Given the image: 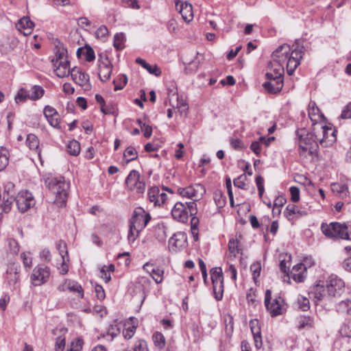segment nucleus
<instances>
[{"instance_id":"nucleus-1","label":"nucleus","mask_w":351,"mask_h":351,"mask_svg":"<svg viewBox=\"0 0 351 351\" xmlns=\"http://www.w3.org/2000/svg\"><path fill=\"white\" fill-rule=\"evenodd\" d=\"M45 184L55 195L54 202L59 206H64L68 196L69 183L66 182L63 177L60 176L49 177L45 179Z\"/></svg>"},{"instance_id":"nucleus-2","label":"nucleus","mask_w":351,"mask_h":351,"mask_svg":"<svg viewBox=\"0 0 351 351\" xmlns=\"http://www.w3.org/2000/svg\"><path fill=\"white\" fill-rule=\"evenodd\" d=\"M296 136L299 139L300 154L305 155L308 153L312 156L315 154L318 148L317 140L315 138V132H307L305 129H301L296 131Z\"/></svg>"},{"instance_id":"nucleus-3","label":"nucleus","mask_w":351,"mask_h":351,"mask_svg":"<svg viewBox=\"0 0 351 351\" xmlns=\"http://www.w3.org/2000/svg\"><path fill=\"white\" fill-rule=\"evenodd\" d=\"M321 230L323 234L328 238L351 240V234L349 233L348 226L345 223H322Z\"/></svg>"},{"instance_id":"nucleus-4","label":"nucleus","mask_w":351,"mask_h":351,"mask_svg":"<svg viewBox=\"0 0 351 351\" xmlns=\"http://www.w3.org/2000/svg\"><path fill=\"white\" fill-rule=\"evenodd\" d=\"M313 124L317 125L313 128L315 138L322 147H328L336 141V130L335 129L322 124H317V123Z\"/></svg>"},{"instance_id":"nucleus-5","label":"nucleus","mask_w":351,"mask_h":351,"mask_svg":"<svg viewBox=\"0 0 351 351\" xmlns=\"http://www.w3.org/2000/svg\"><path fill=\"white\" fill-rule=\"evenodd\" d=\"M326 286L328 295L332 297H339L345 291V282L337 275H330L326 280Z\"/></svg>"},{"instance_id":"nucleus-6","label":"nucleus","mask_w":351,"mask_h":351,"mask_svg":"<svg viewBox=\"0 0 351 351\" xmlns=\"http://www.w3.org/2000/svg\"><path fill=\"white\" fill-rule=\"evenodd\" d=\"M271 299V291L267 289L265 295V305L267 310L269 312L271 317H276L282 314V306L284 302L281 297L276 298L272 302H270Z\"/></svg>"},{"instance_id":"nucleus-7","label":"nucleus","mask_w":351,"mask_h":351,"mask_svg":"<svg viewBox=\"0 0 351 351\" xmlns=\"http://www.w3.org/2000/svg\"><path fill=\"white\" fill-rule=\"evenodd\" d=\"M151 216L141 207L136 208L130 219V225L136 227L137 229L143 230L149 223Z\"/></svg>"},{"instance_id":"nucleus-8","label":"nucleus","mask_w":351,"mask_h":351,"mask_svg":"<svg viewBox=\"0 0 351 351\" xmlns=\"http://www.w3.org/2000/svg\"><path fill=\"white\" fill-rule=\"evenodd\" d=\"M14 201L21 213L27 211L29 208L34 206L35 200L32 194L28 191H21L14 197Z\"/></svg>"},{"instance_id":"nucleus-9","label":"nucleus","mask_w":351,"mask_h":351,"mask_svg":"<svg viewBox=\"0 0 351 351\" xmlns=\"http://www.w3.org/2000/svg\"><path fill=\"white\" fill-rule=\"evenodd\" d=\"M49 275L50 271L47 266L38 265L34 269L31 280L34 286H40L47 281Z\"/></svg>"},{"instance_id":"nucleus-10","label":"nucleus","mask_w":351,"mask_h":351,"mask_svg":"<svg viewBox=\"0 0 351 351\" xmlns=\"http://www.w3.org/2000/svg\"><path fill=\"white\" fill-rule=\"evenodd\" d=\"M205 193V189L202 184H195L186 188H178V193L182 197L190 199H199Z\"/></svg>"},{"instance_id":"nucleus-11","label":"nucleus","mask_w":351,"mask_h":351,"mask_svg":"<svg viewBox=\"0 0 351 351\" xmlns=\"http://www.w3.org/2000/svg\"><path fill=\"white\" fill-rule=\"evenodd\" d=\"M187 237L183 232L175 233L169 241V249L171 252L176 253L181 248L185 247Z\"/></svg>"},{"instance_id":"nucleus-12","label":"nucleus","mask_w":351,"mask_h":351,"mask_svg":"<svg viewBox=\"0 0 351 351\" xmlns=\"http://www.w3.org/2000/svg\"><path fill=\"white\" fill-rule=\"evenodd\" d=\"M71 76L76 84L84 87L85 90H89L90 88L89 75L82 72L80 68L75 66L71 69Z\"/></svg>"},{"instance_id":"nucleus-13","label":"nucleus","mask_w":351,"mask_h":351,"mask_svg":"<svg viewBox=\"0 0 351 351\" xmlns=\"http://www.w3.org/2000/svg\"><path fill=\"white\" fill-rule=\"evenodd\" d=\"M171 215L175 220L181 223H186L189 219L186 206L184 203L180 202L175 204L171 210Z\"/></svg>"},{"instance_id":"nucleus-14","label":"nucleus","mask_w":351,"mask_h":351,"mask_svg":"<svg viewBox=\"0 0 351 351\" xmlns=\"http://www.w3.org/2000/svg\"><path fill=\"white\" fill-rule=\"evenodd\" d=\"M291 52V47L287 44H283L279 46L273 53L272 58L274 62H278L279 64H282L285 62Z\"/></svg>"},{"instance_id":"nucleus-15","label":"nucleus","mask_w":351,"mask_h":351,"mask_svg":"<svg viewBox=\"0 0 351 351\" xmlns=\"http://www.w3.org/2000/svg\"><path fill=\"white\" fill-rule=\"evenodd\" d=\"M263 86L269 93L276 94L279 93L283 86L282 73H277L274 80L265 82Z\"/></svg>"},{"instance_id":"nucleus-16","label":"nucleus","mask_w":351,"mask_h":351,"mask_svg":"<svg viewBox=\"0 0 351 351\" xmlns=\"http://www.w3.org/2000/svg\"><path fill=\"white\" fill-rule=\"evenodd\" d=\"M176 8L181 14L183 19L189 23L193 18L192 5L186 1L182 2L176 0Z\"/></svg>"},{"instance_id":"nucleus-17","label":"nucleus","mask_w":351,"mask_h":351,"mask_svg":"<svg viewBox=\"0 0 351 351\" xmlns=\"http://www.w3.org/2000/svg\"><path fill=\"white\" fill-rule=\"evenodd\" d=\"M99 77L102 82H106L110 77L112 65L108 58L106 56L99 64Z\"/></svg>"},{"instance_id":"nucleus-18","label":"nucleus","mask_w":351,"mask_h":351,"mask_svg":"<svg viewBox=\"0 0 351 351\" xmlns=\"http://www.w3.org/2000/svg\"><path fill=\"white\" fill-rule=\"evenodd\" d=\"M306 263H299L293 267L289 278H292L297 282H302L306 277Z\"/></svg>"},{"instance_id":"nucleus-19","label":"nucleus","mask_w":351,"mask_h":351,"mask_svg":"<svg viewBox=\"0 0 351 351\" xmlns=\"http://www.w3.org/2000/svg\"><path fill=\"white\" fill-rule=\"evenodd\" d=\"M34 27V23L27 16L21 19L16 24L18 30L22 32L25 36L30 34Z\"/></svg>"},{"instance_id":"nucleus-20","label":"nucleus","mask_w":351,"mask_h":351,"mask_svg":"<svg viewBox=\"0 0 351 351\" xmlns=\"http://www.w3.org/2000/svg\"><path fill=\"white\" fill-rule=\"evenodd\" d=\"M55 58L51 60L53 66H56L58 63H63L67 60V50L62 44L56 46Z\"/></svg>"},{"instance_id":"nucleus-21","label":"nucleus","mask_w":351,"mask_h":351,"mask_svg":"<svg viewBox=\"0 0 351 351\" xmlns=\"http://www.w3.org/2000/svg\"><path fill=\"white\" fill-rule=\"evenodd\" d=\"M56 74L59 77H68L71 75V69L69 67V62L64 61L63 63H58L56 66H53Z\"/></svg>"},{"instance_id":"nucleus-22","label":"nucleus","mask_w":351,"mask_h":351,"mask_svg":"<svg viewBox=\"0 0 351 351\" xmlns=\"http://www.w3.org/2000/svg\"><path fill=\"white\" fill-rule=\"evenodd\" d=\"M6 279L11 289H16L19 287V274L16 270L12 268L8 270Z\"/></svg>"},{"instance_id":"nucleus-23","label":"nucleus","mask_w":351,"mask_h":351,"mask_svg":"<svg viewBox=\"0 0 351 351\" xmlns=\"http://www.w3.org/2000/svg\"><path fill=\"white\" fill-rule=\"evenodd\" d=\"M284 213L287 217L289 218L295 214L300 216H305L307 215L308 212L306 210L299 208V207L295 204H289Z\"/></svg>"},{"instance_id":"nucleus-24","label":"nucleus","mask_w":351,"mask_h":351,"mask_svg":"<svg viewBox=\"0 0 351 351\" xmlns=\"http://www.w3.org/2000/svg\"><path fill=\"white\" fill-rule=\"evenodd\" d=\"M141 180V175L136 170H132L125 179V184L130 189L133 190L134 186L136 185L138 180Z\"/></svg>"},{"instance_id":"nucleus-25","label":"nucleus","mask_w":351,"mask_h":351,"mask_svg":"<svg viewBox=\"0 0 351 351\" xmlns=\"http://www.w3.org/2000/svg\"><path fill=\"white\" fill-rule=\"evenodd\" d=\"M136 63L141 64L144 69H145L149 73L154 74L156 76H159L161 73L159 68L156 65H151L146 62L145 60L138 58L136 60Z\"/></svg>"},{"instance_id":"nucleus-26","label":"nucleus","mask_w":351,"mask_h":351,"mask_svg":"<svg viewBox=\"0 0 351 351\" xmlns=\"http://www.w3.org/2000/svg\"><path fill=\"white\" fill-rule=\"evenodd\" d=\"M14 201V198L3 195L2 202L0 203V215L3 213H8L10 211Z\"/></svg>"},{"instance_id":"nucleus-27","label":"nucleus","mask_w":351,"mask_h":351,"mask_svg":"<svg viewBox=\"0 0 351 351\" xmlns=\"http://www.w3.org/2000/svg\"><path fill=\"white\" fill-rule=\"evenodd\" d=\"M9 162V152L3 147H0V171L3 170Z\"/></svg>"},{"instance_id":"nucleus-28","label":"nucleus","mask_w":351,"mask_h":351,"mask_svg":"<svg viewBox=\"0 0 351 351\" xmlns=\"http://www.w3.org/2000/svg\"><path fill=\"white\" fill-rule=\"evenodd\" d=\"M27 99H30V91L21 88L14 97V100L16 103H23L25 102Z\"/></svg>"},{"instance_id":"nucleus-29","label":"nucleus","mask_w":351,"mask_h":351,"mask_svg":"<svg viewBox=\"0 0 351 351\" xmlns=\"http://www.w3.org/2000/svg\"><path fill=\"white\" fill-rule=\"evenodd\" d=\"M82 52L84 53L85 58H86V61L92 62L95 60V52L90 47L86 46L85 49H83L82 48H79L77 51V56H80Z\"/></svg>"},{"instance_id":"nucleus-30","label":"nucleus","mask_w":351,"mask_h":351,"mask_svg":"<svg viewBox=\"0 0 351 351\" xmlns=\"http://www.w3.org/2000/svg\"><path fill=\"white\" fill-rule=\"evenodd\" d=\"M300 62L295 60L293 56H289L287 60V73L289 75H293L296 68L300 65Z\"/></svg>"},{"instance_id":"nucleus-31","label":"nucleus","mask_w":351,"mask_h":351,"mask_svg":"<svg viewBox=\"0 0 351 351\" xmlns=\"http://www.w3.org/2000/svg\"><path fill=\"white\" fill-rule=\"evenodd\" d=\"M228 249L231 256L236 257L241 249L239 247V241L237 238H232L228 242Z\"/></svg>"},{"instance_id":"nucleus-32","label":"nucleus","mask_w":351,"mask_h":351,"mask_svg":"<svg viewBox=\"0 0 351 351\" xmlns=\"http://www.w3.org/2000/svg\"><path fill=\"white\" fill-rule=\"evenodd\" d=\"M156 284H160L163 280L164 270L160 267L152 268L151 274H149Z\"/></svg>"},{"instance_id":"nucleus-33","label":"nucleus","mask_w":351,"mask_h":351,"mask_svg":"<svg viewBox=\"0 0 351 351\" xmlns=\"http://www.w3.org/2000/svg\"><path fill=\"white\" fill-rule=\"evenodd\" d=\"M67 152L73 156H77L80 152V145L75 140L71 141L66 146Z\"/></svg>"},{"instance_id":"nucleus-34","label":"nucleus","mask_w":351,"mask_h":351,"mask_svg":"<svg viewBox=\"0 0 351 351\" xmlns=\"http://www.w3.org/2000/svg\"><path fill=\"white\" fill-rule=\"evenodd\" d=\"M30 91V100L36 101L41 98L44 94V89L38 85L34 86Z\"/></svg>"},{"instance_id":"nucleus-35","label":"nucleus","mask_w":351,"mask_h":351,"mask_svg":"<svg viewBox=\"0 0 351 351\" xmlns=\"http://www.w3.org/2000/svg\"><path fill=\"white\" fill-rule=\"evenodd\" d=\"M298 323H299L298 328L300 329H303V328H311L314 326V319L313 317H306V316L301 317L299 319Z\"/></svg>"},{"instance_id":"nucleus-36","label":"nucleus","mask_w":351,"mask_h":351,"mask_svg":"<svg viewBox=\"0 0 351 351\" xmlns=\"http://www.w3.org/2000/svg\"><path fill=\"white\" fill-rule=\"evenodd\" d=\"M212 283L223 281L222 269L220 267L213 268L210 270Z\"/></svg>"},{"instance_id":"nucleus-37","label":"nucleus","mask_w":351,"mask_h":351,"mask_svg":"<svg viewBox=\"0 0 351 351\" xmlns=\"http://www.w3.org/2000/svg\"><path fill=\"white\" fill-rule=\"evenodd\" d=\"M68 290L72 292L78 293L82 298L84 297L83 289L77 282L68 280Z\"/></svg>"},{"instance_id":"nucleus-38","label":"nucleus","mask_w":351,"mask_h":351,"mask_svg":"<svg viewBox=\"0 0 351 351\" xmlns=\"http://www.w3.org/2000/svg\"><path fill=\"white\" fill-rule=\"evenodd\" d=\"M125 35L123 33H117L114 35L113 46L119 51L124 48Z\"/></svg>"},{"instance_id":"nucleus-39","label":"nucleus","mask_w":351,"mask_h":351,"mask_svg":"<svg viewBox=\"0 0 351 351\" xmlns=\"http://www.w3.org/2000/svg\"><path fill=\"white\" fill-rule=\"evenodd\" d=\"M160 190L157 186L151 187L148 191V198L151 202H153L155 206L158 205L156 200L159 199Z\"/></svg>"},{"instance_id":"nucleus-40","label":"nucleus","mask_w":351,"mask_h":351,"mask_svg":"<svg viewBox=\"0 0 351 351\" xmlns=\"http://www.w3.org/2000/svg\"><path fill=\"white\" fill-rule=\"evenodd\" d=\"M213 287L215 299L217 301L221 300L223 298V281H221L219 282H215V284H213Z\"/></svg>"},{"instance_id":"nucleus-41","label":"nucleus","mask_w":351,"mask_h":351,"mask_svg":"<svg viewBox=\"0 0 351 351\" xmlns=\"http://www.w3.org/2000/svg\"><path fill=\"white\" fill-rule=\"evenodd\" d=\"M26 144L29 149L36 150L38 148L39 141L38 137L34 134H29L27 136Z\"/></svg>"},{"instance_id":"nucleus-42","label":"nucleus","mask_w":351,"mask_h":351,"mask_svg":"<svg viewBox=\"0 0 351 351\" xmlns=\"http://www.w3.org/2000/svg\"><path fill=\"white\" fill-rule=\"evenodd\" d=\"M320 110L315 101H310L308 104V116L312 121H316L315 116L319 117Z\"/></svg>"},{"instance_id":"nucleus-43","label":"nucleus","mask_w":351,"mask_h":351,"mask_svg":"<svg viewBox=\"0 0 351 351\" xmlns=\"http://www.w3.org/2000/svg\"><path fill=\"white\" fill-rule=\"evenodd\" d=\"M153 341L155 346L159 348H162L165 346V338L160 332H156L153 335Z\"/></svg>"},{"instance_id":"nucleus-44","label":"nucleus","mask_w":351,"mask_h":351,"mask_svg":"<svg viewBox=\"0 0 351 351\" xmlns=\"http://www.w3.org/2000/svg\"><path fill=\"white\" fill-rule=\"evenodd\" d=\"M123 156L127 158V162H130V161L137 158L138 153L134 147L130 146L125 150Z\"/></svg>"},{"instance_id":"nucleus-45","label":"nucleus","mask_w":351,"mask_h":351,"mask_svg":"<svg viewBox=\"0 0 351 351\" xmlns=\"http://www.w3.org/2000/svg\"><path fill=\"white\" fill-rule=\"evenodd\" d=\"M16 194L15 186L12 182H7L4 185L3 195L14 198Z\"/></svg>"},{"instance_id":"nucleus-46","label":"nucleus","mask_w":351,"mask_h":351,"mask_svg":"<svg viewBox=\"0 0 351 351\" xmlns=\"http://www.w3.org/2000/svg\"><path fill=\"white\" fill-rule=\"evenodd\" d=\"M199 199H193V202H186L184 204L186 206V210H187V213L189 214V216H193V215H196V214L197 213V204H196V202Z\"/></svg>"},{"instance_id":"nucleus-47","label":"nucleus","mask_w":351,"mask_h":351,"mask_svg":"<svg viewBox=\"0 0 351 351\" xmlns=\"http://www.w3.org/2000/svg\"><path fill=\"white\" fill-rule=\"evenodd\" d=\"M57 249L59 251V254L61 256L62 259H64V261L65 258L69 257L66 243L62 240L59 241L57 243Z\"/></svg>"},{"instance_id":"nucleus-48","label":"nucleus","mask_w":351,"mask_h":351,"mask_svg":"<svg viewBox=\"0 0 351 351\" xmlns=\"http://www.w3.org/2000/svg\"><path fill=\"white\" fill-rule=\"evenodd\" d=\"M176 99V101H177V104H176V107L177 108H181L182 106H186V104L182 100L181 101H180L179 100V97L178 96V94L176 93V91H173V90H171L169 92V102L170 104H171V101L173 99ZM172 106H174L173 104H171Z\"/></svg>"},{"instance_id":"nucleus-49","label":"nucleus","mask_w":351,"mask_h":351,"mask_svg":"<svg viewBox=\"0 0 351 351\" xmlns=\"http://www.w3.org/2000/svg\"><path fill=\"white\" fill-rule=\"evenodd\" d=\"M130 230L128 235V240L130 241H134L138 237L139 232L142 230L141 229H137L136 227H134L132 225H129Z\"/></svg>"},{"instance_id":"nucleus-50","label":"nucleus","mask_w":351,"mask_h":351,"mask_svg":"<svg viewBox=\"0 0 351 351\" xmlns=\"http://www.w3.org/2000/svg\"><path fill=\"white\" fill-rule=\"evenodd\" d=\"M324 296V289L323 286L317 285L314 290V298L316 302L321 301Z\"/></svg>"},{"instance_id":"nucleus-51","label":"nucleus","mask_w":351,"mask_h":351,"mask_svg":"<svg viewBox=\"0 0 351 351\" xmlns=\"http://www.w3.org/2000/svg\"><path fill=\"white\" fill-rule=\"evenodd\" d=\"M345 250L349 254L350 256L344 260L342 265L346 271L351 272V246H346Z\"/></svg>"},{"instance_id":"nucleus-52","label":"nucleus","mask_w":351,"mask_h":351,"mask_svg":"<svg viewBox=\"0 0 351 351\" xmlns=\"http://www.w3.org/2000/svg\"><path fill=\"white\" fill-rule=\"evenodd\" d=\"M133 351H149L147 342L143 339L138 340L134 344Z\"/></svg>"},{"instance_id":"nucleus-53","label":"nucleus","mask_w":351,"mask_h":351,"mask_svg":"<svg viewBox=\"0 0 351 351\" xmlns=\"http://www.w3.org/2000/svg\"><path fill=\"white\" fill-rule=\"evenodd\" d=\"M342 336L351 338V322L343 324L340 328Z\"/></svg>"},{"instance_id":"nucleus-54","label":"nucleus","mask_w":351,"mask_h":351,"mask_svg":"<svg viewBox=\"0 0 351 351\" xmlns=\"http://www.w3.org/2000/svg\"><path fill=\"white\" fill-rule=\"evenodd\" d=\"M304 53L303 47H301L299 48L298 46L295 49H293L291 53L289 54V56H293L294 59L295 60H298V62H300V60L302 58V55Z\"/></svg>"},{"instance_id":"nucleus-55","label":"nucleus","mask_w":351,"mask_h":351,"mask_svg":"<svg viewBox=\"0 0 351 351\" xmlns=\"http://www.w3.org/2000/svg\"><path fill=\"white\" fill-rule=\"evenodd\" d=\"M291 193V199L293 202H298L300 200V189L297 186H291L289 188Z\"/></svg>"},{"instance_id":"nucleus-56","label":"nucleus","mask_w":351,"mask_h":351,"mask_svg":"<svg viewBox=\"0 0 351 351\" xmlns=\"http://www.w3.org/2000/svg\"><path fill=\"white\" fill-rule=\"evenodd\" d=\"M47 120L49 122V125H51L53 128H60V115L58 112L53 114V117L47 119Z\"/></svg>"},{"instance_id":"nucleus-57","label":"nucleus","mask_w":351,"mask_h":351,"mask_svg":"<svg viewBox=\"0 0 351 351\" xmlns=\"http://www.w3.org/2000/svg\"><path fill=\"white\" fill-rule=\"evenodd\" d=\"M214 199L217 206L222 207L226 202L225 197H223L221 191H217L214 195Z\"/></svg>"},{"instance_id":"nucleus-58","label":"nucleus","mask_w":351,"mask_h":351,"mask_svg":"<svg viewBox=\"0 0 351 351\" xmlns=\"http://www.w3.org/2000/svg\"><path fill=\"white\" fill-rule=\"evenodd\" d=\"M250 270L252 272L253 278L256 280L261 274V266L260 263H255L250 266Z\"/></svg>"},{"instance_id":"nucleus-59","label":"nucleus","mask_w":351,"mask_h":351,"mask_svg":"<svg viewBox=\"0 0 351 351\" xmlns=\"http://www.w3.org/2000/svg\"><path fill=\"white\" fill-rule=\"evenodd\" d=\"M8 243L10 251L14 254H18L19 252V246L18 242L14 239H8Z\"/></svg>"},{"instance_id":"nucleus-60","label":"nucleus","mask_w":351,"mask_h":351,"mask_svg":"<svg viewBox=\"0 0 351 351\" xmlns=\"http://www.w3.org/2000/svg\"><path fill=\"white\" fill-rule=\"evenodd\" d=\"M332 190L338 193H344L348 191V186L346 184L335 183L332 184Z\"/></svg>"},{"instance_id":"nucleus-61","label":"nucleus","mask_w":351,"mask_h":351,"mask_svg":"<svg viewBox=\"0 0 351 351\" xmlns=\"http://www.w3.org/2000/svg\"><path fill=\"white\" fill-rule=\"evenodd\" d=\"M250 327L252 335L258 334L259 332H261V328L259 326V322L258 319H252L250 322Z\"/></svg>"},{"instance_id":"nucleus-62","label":"nucleus","mask_w":351,"mask_h":351,"mask_svg":"<svg viewBox=\"0 0 351 351\" xmlns=\"http://www.w3.org/2000/svg\"><path fill=\"white\" fill-rule=\"evenodd\" d=\"M65 346V337L63 336H60L57 337L56 341V351H62Z\"/></svg>"},{"instance_id":"nucleus-63","label":"nucleus","mask_w":351,"mask_h":351,"mask_svg":"<svg viewBox=\"0 0 351 351\" xmlns=\"http://www.w3.org/2000/svg\"><path fill=\"white\" fill-rule=\"evenodd\" d=\"M83 340L77 339L73 341L71 345V351H80L82 348Z\"/></svg>"},{"instance_id":"nucleus-64","label":"nucleus","mask_w":351,"mask_h":351,"mask_svg":"<svg viewBox=\"0 0 351 351\" xmlns=\"http://www.w3.org/2000/svg\"><path fill=\"white\" fill-rule=\"evenodd\" d=\"M341 119H350L351 118V102L348 104L342 110L341 114Z\"/></svg>"}]
</instances>
